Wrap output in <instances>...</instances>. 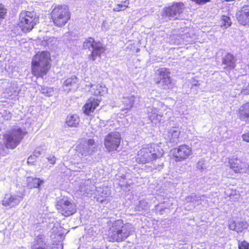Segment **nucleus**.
<instances>
[{
	"mask_svg": "<svg viewBox=\"0 0 249 249\" xmlns=\"http://www.w3.org/2000/svg\"><path fill=\"white\" fill-rule=\"evenodd\" d=\"M108 238L110 242H121L124 241L134 231L133 225L129 223H124L123 220L109 221Z\"/></svg>",
	"mask_w": 249,
	"mask_h": 249,
	"instance_id": "nucleus-1",
	"label": "nucleus"
},
{
	"mask_svg": "<svg viewBox=\"0 0 249 249\" xmlns=\"http://www.w3.org/2000/svg\"><path fill=\"white\" fill-rule=\"evenodd\" d=\"M50 54L49 52L42 51L38 53L32 60L33 74L36 77H43L50 68Z\"/></svg>",
	"mask_w": 249,
	"mask_h": 249,
	"instance_id": "nucleus-2",
	"label": "nucleus"
},
{
	"mask_svg": "<svg viewBox=\"0 0 249 249\" xmlns=\"http://www.w3.org/2000/svg\"><path fill=\"white\" fill-rule=\"evenodd\" d=\"M83 48L91 52L89 55V58L93 61L99 62L101 54L105 51L103 45L100 41H95L94 39L91 37L85 39L83 43Z\"/></svg>",
	"mask_w": 249,
	"mask_h": 249,
	"instance_id": "nucleus-3",
	"label": "nucleus"
},
{
	"mask_svg": "<svg viewBox=\"0 0 249 249\" xmlns=\"http://www.w3.org/2000/svg\"><path fill=\"white\" fill-rule=\"evenodd\" d=\"M27 132L20 128H15L3 136L5 146L7 148L14 149L21 142Z\"/></svg>",
	"mask_w": 249,
	"mask_h": 249,
	"instance_id": "nucleus-4",
	"label": "nucleus"
},
{
	"mask_svg": "<svg viewBox=\"0 0 249 249\" xmlns=\"http://www.w3.org/2000/svg\"><path fill=\"white\" fill-rule=\"evenodd\" d=\"M148 100L149 102H146L147 103L149 102L150 105L146 107V111L151 122L157 120L158 116L162 117L166 114V112L165 113L164 111L166 110L167 107L162 103L153 98Z\"/></svg>",
	"mask_w": 249,
	"mask_h": 249,
	"instance_id": "nucleus-5",
	"label": "nucleus"
},
{
	"mask_svg": "<svg viewBox=\"0 0 249 249\" xmlns=\"http://www.w3.org/2000/svg\"><path fill=\"white\" fill-rule=\"evenodd\" d=\"M51 16L54 24L59 27L65 25L70 18L69 8L65 5H58L52 11Z\"/></svg>",
	"mask_w": 249,
	"mask_h": 249,
	"instance_id": "nucleus-6",
	"label": "nucleus"
},
{
	"mask_svg": "<svg viewBox=\"0 0 249 249\" xmlns=\"http://www.w3.org/2000/svg\"><path fill=\"white\" fill-rule=\"evenodd\" d=\"M169 70L165 68H162L157 70L156 72L154 81L161 89L167 90L172 88L173 83L170 76Z\"/></svg>",
	"mask_w": 249,
	"mask_h": 249,
	"instance_id": "nucleus-7",
	"label": "nucleus"
},
{
	"mask_svg": "<svg viewBox=\"0 0 249 249\" xmlns=\"http://www.w3.org/2000/svg\"><path fill=\"white\" fill-rule=\"evenodd\" d=\"M38 18H36L34 12L23 11L19 17V26L24 32H29L38 22Z\"/></svg>",
	"mask_w": 249,
	"mask_h": 249,
	"instance_id": "nucleus-8",
	"label": "nucleus"
},
{
	"mask_svg": "<svg viewBox=\"0 0 249 249\" xmlns=\"http://www.w3.org/2000/svg\"><path fill=\"white\" fill-rule=\"evenodd\" d=\"M56 207L58 212L65 216L72 215L76 211L74 203L66 198H63L58 201Z\"/></svg>",
	"mask_w": 249,
	"mask_h": 249,
	"instance_id": "nucleus-9",
	"label": "nucleus"
},
{
	"mask_svg": "<svg viewBox=\"0 0 249 249\" xmlns=\"http://www.w3.org/2000/svg\"><path fill=\"white\" fill-rule=\"evenodd\" d=\"M121 136L118 132H111L107 135L104 140L105 147L110 151L116 150L120 145Z\"/></svg>",
	"mask_w": 249,
	"mask_h": 249,
	"instance_id": "nucleus-10",
	"label": "nucleus"
},
{
	"mask_svg": "<svg viewBox=\"0 0 249 249\" xmlns=\"http://www.w3.org/2000/svg\"><path fill=\"white\" fill-rule=\"evenodd\" d=\"M184 8L182 2L174 3L171 6L166 8L163 14L170 19H178Z\"/></svg>",
	"mask_w": 249,
	"mask_h": 249,
	"instance_id": "nucleus-11",
	"label": "nucleus"
},
{
	"mask_svg": "<svg viewBox=\"0 0 249 249\" xmlns=\"http://www.w3.org/2000/svg\"><path fill=\"white\" fill-rule=\"evenodd\" d=\"M192 153V148L189 146L183 144L173 150V154L176 161H181L187 159Z\"/></svg>",
	"mask_w": 249,
	"mask_h": 249,
	"instance_id": "nucleus-12",
	"label": "nucleus"
},
{
	"mask_svg": "<svg viewBox=\"0 0 249 249\" xmlns=\"http://www.w3.org/2000/svg\"><path fill=\"white\" fill-rule=\"evenodd\" d=\"M180 131L178 128L172 127L164 134V137L167 143L171 144V146H174L179 142V135Z\"/></svg>",
	"mask_w": 249,
	"mask_h": 249,
	"instance_id": "nucleus-13",
	"label": "nucleus"
},
{
	"mask_svg": "<svg viewBox=\"0 0 249 249\" xmlns=\"http://www.w3.org/2000/svg\"><path fill=\"white\" fill-rule=\"evenodd\" d=\"M238 22L244 26H249V5H245L236 14Z\"/></svg>",
	"mask_w": 249,
	"mask_h": 249,
	"instance_id": "nucleus-14",
	"label": "nucleus"
},
{
	"mask_svg": "<svg viewBox=\"0 0 249 249\" xmlns=\"http://www.w3.org/2000/svg\"><path fill=\"white\" fill-rule=\"evenodd\" d=\"M22 199L23 196L21 195L7 194L2 200V204L4 206L12 208L18 205Z\"/></svg>",
	"mask_w": 249,
	"mask_h": 249,
	"instance_id": "nucleus-15",
	"label": "nucleus"
},
{
	"mask_svg": "<svg viewBox=\"0 0 249 249\" xmlns=\"http://www.w3.org/2000/svg\"><path fill=\"white\" fill-rule=\"evenodd\" d=\"M152 157L147 147H144L138 151L136 160L138 163H145L152 161Z\"/></svg>",
	"mask_w": 249,
	"mask_h": 249,
	"instance_id": "nucleus-16",
	"label": "nucleus"
},
{
	"mask_svg": "<svg viewBox=\"0 0 249 249\" xmlns=\"http://www.w3.org/2000/svg\"><path fill=\"white\" fill-rule=\"evenodd\" d=\"M249 224L246 221H239L235 222L234 221H231L229 223V228L231 230L241 232L244 230L248 228Z\"/></svg>",
	"mask_w": 249,
	"mask_h": 249,
	"instance_id": "nucleus-17",
	"label": "nucleus"
},
{
	"mask_svg": "<svg viewBox=\"0 0 249 249\" xmlns=\"http://www.w3.org/2000/svg\"><path fill=\"white\" fill-rule=\"evenodd\" d=\"M136 100V96L131 93H125L122 98V103L125 107V109L130 110L133 107Z\"/></svg>",
	"mask_w": 249,
	"mask_h": 249,
	"instance_id": "nucleus-18",
	"label": "nucleus"
},
{
	"mask_svg": "<svg viewBox=\"0 0 249 249\" xmlns=\"http://www.w3.org/2000/svg\"><path fill=\"white\" fill-rule=\"evenodd\" d=\"M99 101L98 99H89L84 107V112L89 115L99 106Z\"/></svg>",
	"mask_w": 249,
	"mask_h": 249,
	"instance_id": "nucleus-19",
	"label": "nucleus"
},
{
	"mask_svg": "<svg viewBox=\"0 0 249 249\" xmlns=\"http://www.w3.org/2000/svg\"><path fill=\"white\" fill-rule=\"evenodd\" d=\"M95 190V187L94 185L91 184L89 180H85L80 185V190L84 194H92Z\"/></svg>",
	"mask_w": 249,
	"mask_h": 249,
	"instance_id": "nucleus-20",
	"label": "nucleus"
},
{
	"mask_svg": "<svg viewBox=\"0 0 249 249\" xmlns=\"http://www.w3.org/2000/svg\"><path fill=\"white\" fill-rule=\"evenodd\" d=\"M147 148L150 152L153 160L162 157L164 153L163 149L160 146L156 144L148 146Z\"/></svg>",
	"mask_w": 249,
	"mask_h": 249,
	"instance_id": "nucleus-21",
	"label": "nucleus"
},
{
	"mask_svg": "<svg viewBox=\"0 0 249 249\" xmlns=\"http://www.w3.org/2000/svg\"><path fill=\"white\" fill-rule=\"evenodd\" d=\"M89 87L91 88L90 91L91 92V94L95 96H102L107 91V89L106 87H103L99 84H91L89 85Z\"/></svg>",
	"mask_w": 249,
	"mask_h": 249,
	"instance_id": "nucleus-22",
	"label": "nucleus"
},
{
	"mask_svg": "<svg viewBox=\"0 0 249 249\" xmlns=\"http://www.w3.org/2000/svg\"><path fill=\"white\" fill-rule=\"evenodd\" d=\"M236 59L234 56L230 53H227L223 58L222 63L230 69H233L235 67Z\"/></svg>",
	"mask_w": 249,
	"mask_h": 249,
	"instance_id": "nucleus-23",
	"label": "nucleus"
},
{
	"mask_svg": "<svg viewBox=\"0 0 249 249\" xmlns=\"http://www.w3.org/2000/svg\"><path fill=\"white\" fill-rule=\"evenodd\" d=\"M239 114L241 120L249 121V103L244 104L240 107Z\"/></svg>",
	"mask_w": 249,
	"mask_h": 249,
	"instance_id": "nucleus-24",
	"label": "nucleus"
},
{
	"mask_svg": "<svg viewBox=\"0 0 249 249\" xmlns=\"http://www.w3.org/2000/svg\"><path fill=\"white\" fill-rule=\"evenodd\" d=\"M203 197L204 196H200V195H196L193 193L185 197V201L187 203L192 202L196 205H198L201 204L203 200L202 197Z\"/></svg>",
	"mask_w": 249,
	"mask_h": 249,
	"instance_id": "nucleus-25",
	"label": "nucleus"
},
{
	"mask_svg": "<svg viewBox=\"0 0 249 249\" xmlns=\"http://www.w3.org/2000/svg\"><path fill=\"white\" fill-rule=\"evenodd\" d=\"M77 77L72 76L65 80L63 85V88L64 91H69L71 89V88L76 84L77 82Z\"/></svg>",
	"mask_w": 249,
	"mask_h": 249,
	"instance_id": "nucleus-26",
	"label": "nucleus"
},
{
	"mask_svg": "<svg viewBox=\"0 0 249 249\" xmlns=\"http://www.w3.org/2000/svg\"><path fill=\"white\" fill-rule=\"evenodd\" d=\"M80 119L77 115H68L66 118V124L70 127H77Z\"/></svg>",
	"mask_w": 249,
	"mask_h": 249,
	"instance_id": "nucleus-27",
	"label": "nucleus"
},
{
	"mask_svg": "<svg viewBox=\"0 0 249 249\" xmlns=\"http://www.w3.org/2000/svg\"><path fill=\"white\" fill-rule=\"evenodd\" d=\"M87 144V145L86 150L87 154L91 155L97 151L98 145L93 139H89L88 141Z\"/></svg>",
	"mask_w": 249,
	"mask_h": 249,
	"instance_id": "nucleus-28",
	"label": "nucleus"
},
{
	"mask_svg": "<svg viewBox=\"0 0 249 249\" xmlns=\"http://www.w3.org/2000/svg\"><path fill=\"white\" fill-rule=\"evenodd\" d=\"M28 185L30 188H38L39 186L44 182L43 180H41L38 178H28Z\"/></svg>",
	"mask_w": 249,
	"mask_h": 249,
	"instance_id": "nucleus-29",
	"label": "nucleus"
},
{
	"mask_svg": "<svg viewBox=\"0 0 249 249\" xmlns=\"http://www.w3.org/2000/svg\"><path fill=\"white\" fill-rule=\"evenodd\" d=\"M231 21L230 17L222 16L221 18V26L224 29H226L230 27L231 24Z\"/></svg>",
	"mask_w": 249,
	"mask_h": 249,
	"instance_id": "nucleus-30",
	"label": "nucleus"
},
{
	"mask_svg": "<svg viewBox=\"0 0 249 249\" xmlns=\"http://www.w3.org/2000/svg\"><path fill=\"white\" fill-rule=\"evenodd\" d=\"M40 90L42 94L49 97L52 96L53 93V89L52 88L41 86Z\"/></svg>",
	"mask_w": 249,
	"mask_h": 249,
	"instance_id": "nucleus-31",
	"label": "nucleus"
},
{
	"mask_svg": "<svg viewBox=\"0 0 249 249\" xmlns=\"http://www.w3.org/2000/svg\"><path fill=\"white\" fill-rule=\"evenodd\" d=\"M32 249H46L42 239L39 238L32 247Z\"/></svg>",
	"mask_w": 249,
	"mask_h": 249,
	"instance_id": "nucleus-32",
	"label": "nucleus"
},
{
	"mask_svg": "<svg viewBox=\"0 0 249 249\" xmlns=\"http://www.w3.org/2000/svg\"><path fill=\"white\" fill-rule=\"evenodd\" d=\"M240 161L237 159L231 160H230L231 168H232L235 172H238L239 170L238 167Z\"/></svg>",
	"mask_w": 249,
	"mask_h": 249,
	"instance_id": "nucleus-33",
	"label": "nucleus"
},
{
	"mask_svg": "<svg viewBox=\"0 0 249 249\" xmlns=\"http://www.w3.org/2000/svg\"><path fill=\"white\" fill-rule=\"evenodd\" d=\"M129 3L128 0L124 1L122 3L117 4V5L114 8V10L115 11H120L121 10H124L126 7H128Z\"/></svg>",
	"mask_w": 249,
	"mask_h": 249,
	"instance_id": "nucleus-34",
	"label": "nucleus"
},
{
	"mask_svg": "<svg viewBox=\"0 0 249 249\" xmlns=\"http://www.w3.org/2000/svg\"><path fill=\"white\" fill-rule=\"evenodd\" d=\"M6 13V9L4 5L0 3V24L1 21L2 20L5 18Z\"/></svg>",
	"mask_w": 249,
	"mask_h": 249,
	"instance_id": "nucleus-35",
	"label": "nucleus"
},
{
	"mask_svg": "<svg viewBox=\"0 0 249 249\" xmlns=\"http://www.w3.org/2000/svg\"><path fill=\"white\" fill-rule=\"evenodd\" d=\"M239 249H249V244L246 241H242L238 244Z\"/></svg>",
	"mask_w": 249,
	"mask_h": 249,
	"instance_id": "nucleus-36",
	"label": "nucleus"
},
{
	"mask_svg": "<svg viewBox=\"0 0 249 249\" xmlns=\"http://www.w3.org/2000/svg\"><path fill=\"white\" fill-rule=\"evenodd\" d=\"M197 168L200 170H203L206 168L204 160H203L202 159L198 161L197 163Z\"/></svg>",
	"mask_w": 249,
	"mask_h": 249,
	"instance_id": "nucleus-37",
	"label": "nucleus"
},
{
	"mask_svg": "<svg viewBox=\"0 0 249 249\" xmlns=\"http://www.w3.org/2000/svg\"><path fill=\"white\" fill-rule=\"evenodd\" d=\"M193 2L198 5H204L205 3L209 2L211 0H191Z\"/></svg>",
	"mask_w": 249,
	"mask_h": 249,
	"instance_id": "nucleus-38",
	"label": "nucleus"
},
{
	"mask_svg": "<svg viewBox=\"0 0 249 249\" xmlns=\"http://www.w3.org/2000/svg\"><path fill=\"white\" fill-rule=\"evenodd\" d=\"M46 159L51 164H54L55 163L56 158L53 155H49L46 158Z\"/></svg>",
	"mask_w": 249,
	"mask_h": 249,
	"instance_id": "nucleus-39",
	"label": "nucleus"
},
{
	"mask_svg": "<svg viewBox=\"0 0 249 249\" xmlns=\"http://www.w3.org/2000/svg\"><path fill=\"white\" fill-rule=\"evenodd\" d=\"M239 89L241 90V93H243L245 94H249V84L245 88H239Z\"/></svg>",
	"mask_w": 249,
	"mask_h": 249,
	"instance_id": "nucleus-40",
	"label": "nucleus"
},
{
	"mask_svg": "<svg viewBox=\"0 0 249 249\" xmlns=\"http://www.w3.org/2000/svg\"><path fill=\"white\" fill-rule=\"evenodd\" d=\"M239 89L241 90V93H243L245 94H249V84L245 88H239Z\"/></svg>",
	"mask_w": 249,
	"mask_h": 249,
	"instance_id": "nucleus-41",
	"label": "nucleus"
},
{
	"mask_svg": "<svg viewBox=\"0 0 249 249\" xmlns=\"http://www.w3.org/2000/svg\"><path fill=\"white\" fill-rule=\"evenodd\" d=\"M36 158L33 155L30 156L27 160V163L28 164H33V163L36 160Z\"/></svg>",
	"mask_w": 249,
	"mask_h": 249,
	"instance_id": "nucleus-42",
	"label": "nucleus"
},
{
	"mask_svg": "<svg viewBox=\"0 0 249 249\" xmlns=\"http://www.w3.org/2000/svg\"><path fill=\"white\" fill-rule=\"evenodd\" d=\"M242 138L244 141L249 142V130L248 132L242 135Z\"/></svg>",
	"mask_w": 249,
	"mask_h": 249,
	"instance_id": "nucleus-43",
	"label": "nucleus"
},
{
	"mask_svg": "<svg viewBox=\"0 0 249 249\" xmlns=\"http://www.w3.org/2000/svg\"><path fill=\"white\" fill-rule=\"evenodd\" d=\"M41 153L39 151H37L36 149L35 150L33 153V155L36 158L40 155Z\"/></svg>",
	"mask_w": 249,
	"mask_h": 249,
	"instance_id": "nucleus-44",
	"label": "nucleus"
},
{
	"mask_svg": "<svg viewBox=\"0 0 249 249\" xmlns=\"http://www.w3.org/2000/svg\"><path fill=\"white\" fill-rule=\"evenodd\" d=\"M54 39L53 38H49V39L46 40V42L44 43H43V45H45V46L46 45H49L50 42H51L52 41V40L49 41V40H50V39Z\"/></svg>",
	"mask_w": 249,
	"mask_h": 249,
	"instance_id": "nucleus-45",
	"label": "nucleus"
},
{
	"mask_svg": "<svg viewBox=\"0 0 249 249\" xmlns=\"http://www.w3.org/2000/svg\"><path fill=\"white\" fill-rule=\"evenodd\" d=\"M10 118H11V115H10L9 118V117L7 118V119H9Z\"/></svg>",
	"mask_w": 249,
	"mask_h": 249,
	"instance_id": "nucleus-46",
	"label": "nucleus"
}]
</instances>
